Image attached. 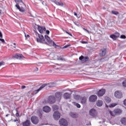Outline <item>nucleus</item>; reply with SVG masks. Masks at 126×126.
Instances as JSON below:
<instances>
[{
  "mask_svg": "<svg viewBox=\"0 0 126 126\" xmlns=\"http://www.w3.org/2000/svg\"><path fill=\"white\" fill-rule=\"evenodd\" d=\"M106 49L103 48V49H101L100 51L99 56L100 57H104V56H105V55H106Z\"/></svg>",
  "mask_w": 126,
  "mask_h": 126,
  "instance_id": "6ab92c4d",
  "label": "nucleus"
},
{
  "mask_svg": "<svg viewBox=\"0 0 126 126\" xmlns=\"http://www.w3.org/2000/svg\"><path fill=\"white\" fill-rule=\"evenodd\" d=\"M74 14L75 16H77V13H76V12H74Z\"/></svg>",
  "mask_w": 126,
  "mask_h": 126,
  "instance_id": "603ef678",
  "label": "nucleus"
},
{
  "mask_svg": "<svg viewBox=\"0 0 126 126\" xmlns=\"http://www.w3.org/2000/svg\"><path fill=\"white\" fill-rule=\"evenodd\" d=\"M37 30L38 31H39V33H41V34H43V33H44V32L46 31V27L38 26Z\"/></svg>",
  "mask_w": 126,
  "mask_h": 126,
  "instance_id": "1a4fd4ad",
  "label": "nucleus"
},
{
  "mask_svg": "<svg viewBox=\"0 0 126 126\" xmlns=\"http://www.w3.org/2000/svg\"><path fill=\"white\" fill-rule=\"evenodd\" d=\"M52 43H53V46L54 47H55V46H58V45H57V44H56V43H55L54 41H52V42L51 44H52Z\"/></svg>",
  "mask_w": 126,
  "mask_h": 126,
  "instance_id": "79ce46f5",
  "label": "nucleus"
},
{
  "mask_svg": "<svg viewBox=\"0 0 126 126\" xmlns=\"http://www.w3.org/2000/svg\"><path fill=\"white\" fill-rule=\"evenodd\" d=\"M74 104L75 106H76V107L77 108H80V107H81L80 104H79L76 102H74Z\"/></svg>",
  "mask_w": 126,
  "mask_h": 126,
  "instance_id": "473e14b6",
  "label": "nucleus"
},
{
  "mask_svg": "<svg viewBox=\"0 0 126 126\" xmlns=\"http://www.w3.org/2000/svg\"><path fill=\"white\" fill-rule=\"evenodd\" d=\"M4 64V63L3 62H0V66H1V65H3Z\"/></svg>",
  "mask_w": 126,
  "mask_h": 126,
  "instance_id": "37998d69",
  "label": "nucleus"
},
{
  "mask_svg": "<svg viewBox=\"0 0 126 126\" xmlns=\"http://www.w3.org/2000/svg\"><path fill=\"white\" fill-rule=\"evenodd\" d=\"M0 41L1 42H2V43H5V41H4V39H2V38H0Z\"/></svg>",
  "mask_w": 126,
  "mask_h": 126,
  "instance_id": "ea45409f",
  "label": "nucleus"
},
{
  "mask_svg": "<svg viewBox=\"0 0 126 126\" xmlns=\"http://www.w3.org/2000/svg\"><path fill=\"white\" fill-rule=\"evenodd\" d=\"M8 116H9V114H7V115H6V117H8Z\"/></svg>",
  "mask_w": 126,
  "mask_h": 126,
  "instance_id": "4d7b16f0",
  "label": "nucleus"
},
{
  "mask_svg": "<svg viewBox=\"0 0 126 126\" xmlns=\"http://www.w3.org/2000/svg\"><path fill=\"white\" fill-rule=\"evenodd\" d=\"M53 110H58V109H59V107L57 106V105H54L53 106Z\"/></svg>",
  "mask_w": 126,
  "mask_h": 126,
  "instance_id": "7c9ffc66",
  "label": "nucleus"
},
{
  "mask_svg": "<svg viewBox=\"0 0 126 126\" xmlns=\"http://www.w3.org/2000/svg\"><path fill=\"white\" fill-rule=\"evenodd\" d=\"M105 93H106V90L102 89L97 92V95L98 97H102V96L104 95Z\"/></svg>",
  "mask_w": 126,
  "mask_h": 126,
  "instance_id": "0eeeda50",
  "label": "nucleus"
},
{
  "mask_svg": "<svg viewBox=\"0 0 126 126\" xmlns=\"http://www.w3.org/2000/svg\"><path fill=\"white\" fill-rule=\"evenodd\" d=\"M68 47H70V45H67L63 46V48L61 47V49H66Z\"/></svg>",
  "mask_w": 126,
  "mask_h": 126,
  "instance_id": "72a5a7b5",
  "label": "nucleus"
},
{
  "mask_svg": "<svg viewBox=\"0 0 126 126\" xmlns=\"http://www.w3.org/2000/svg\"><path fill=\"white\" fill-rule=\"evenodd\" d=\"M80 97V96L79 95H76L74 96V99H75L76 100H78Z\"/></svg>",
  "mask_w": 126,
  "mask_h": 126,
  "instance_id": "f704fd0d",
  "label": "nucleus"
},
{
  "mask_svg": "<svg viewBox=\"0 0 126 126\" xmlns=\"http://www.w3.org/2000/svg\"><path fill=\"white\" fill-rule=\"evenodd\" d=\"M110 38H111V39H113V40H116V39H117V38L116 37L115 34H111L110 35Z\"/></svg>",
  "mask_w": 126,
  "mask_h": 126,
  "instance_id": "c85d7f7f",
  "label": "nucleus"
},
{
  "mask_svg": "<svg viewBox=\"0 0 126 126\" xmlns=\"http://www.w3.org/2000/svg\"><path fill=\"white\" fill-rule=\"evenodd\" d=\"M59 123L61 126H67L68 124L67 121L64 119H62L59 121Z\"/></svg>",
  "mask_w": 126,
  "mask_h": 126,
  "instance_id": "6e6552de",
  "label": "nucleus"
},
{
  "mask_svg": "<svg viewBox=\"0 0 126 126\" xmlns=\"http://www.w3.org/2000/svg\"><path fill=\"white\" fill-rule=\"evenodd\" d=\"M63 97L64 99H69L70 98V94L65 93L63 94Z\"/></svg>",
  "mask_w": 126,
  "mask_h": 126,
  "instance_id": "4be33fe9",
  "label": "nucleus"
},
{
  "mask_svg": "<svg viewBox=\"0 0 126 126\" xmlns=\"http://www.w3.org/2000/svg\"><path fill=\"white\" fill-rule=\"evenodd\" d=\"M70 116L71 117V118H76L77 117H78V115L76 113H74L73 112H71L70 113Z\"/></svg>",
  "mask_w": 126,
  "mask_h": 126,
  "instance_id": "b1692460",
  "label": "nucleus"
},
{
  "mask_svg": "<svg viewBox=\"0 0 126 126\" xmlns=\"http://www.w3.org/2000/svg\"><path fill=\"white\" fill-rule=\"evenodd\" d=\"M118 104H119V103H118V102L111 103L109 105V108H114V107H116V106L118 105Z\"/></svg>",
  "mask_w": 126,
  "mask_h": 126,
  "instance_id": "bb28decb",
  "label": "nucleus"
},
{
  "mask_svg": "<svg viewBox=\"0 0 126 126\" xmlns=\"http://www.w3.org/2000/svg\"><path fill=\"white\" fill-rule=\"evenodd\" d=\"M13 45H14V46H16V43H13Z\"/></svg>",
  "mask_w": 126,
  "mask_h": 126,
  "instance_id": "13d9d810",
  "label": "nucleus"
},
{
  "mask_svg": "<svg viewBox=\"0 0 126 126\" xmlns=\"http://www.w3.org/2000/svg\"><path fill=\"white\" fill-rule=\"evenodd\" d=\"M99 123L100 124H104V123H105V121L103 120L102 121H100Z\"/></svg>",
  "mask_w": 126,
  "mask_h": 126,
  "instance_id": "09e8293b",
  "label": "nucleus"
},
{
  "mask_svg": "<svg viewBox=\"0 0 126 126\" xmlns=\"http://www.w3.org/2000/svg\"><path fill=\"white\" fill-rule=\"evenodd\" d=\"M31 16H32V17H33V16L32 15H31Z\"/></svg>",
  "mask_w": 126,
  "mask_h": 126,
  "instance_id": "0e129e2a",
  "label": "nucleus"
},
{
  "mask_svg": "<svg viewBox=\"0 0 126 126\" xmlns=\"http://www.w3.org/2000/svg\"><path fill=\"white\" fill-rule=\"evenodd\" d=\"M80 43H81V44H88V42H87V41H81Z\"/></svg>",
  "mask_w": 126,
  "mask_h": 126,
  "instance_id": "4c0bfd02",
  "label": "nucleus"
},
{
  "mask_svg": "<svg viewBox=\"0 0 126 126\" xmlns=\"http://www.w3.org/2000/svg\"><path fill=\"white\" fill-rule=\"evenodd\" d=\"M22 89H24L25 88H26V86H21Z\"/></svg>",
  "mask_w": 126,
  "mask_h": 126,
  "instance_id": "de8ad7c7",
  "label": "nucleus"
},
{
  "mask_svg": "<svg viewBox=\"0 0 126 126\" xmlns=\"http://www.w3.org/2000/svg\"><path fill=\"white\" fill-rule=\"evenodd\" d=\"M106 107H108V105H107V104H106Z\"/></svg>",
  "mask_w": 126,
  "mask_h": 126,
  "instance_id": "69168bd1",
  "label": "nucleus"
},
{
  "mask_svg": "<svg viewBox=\"0 0 126 126\" xmlns=\"http://www.w3.org/2000/svg\"><path fill=\"white\" fill-rule=\"evenodd\" d=\"M58 60H60V61H63V58L58 59Z\"/></svg>",
  "mask_w": 126,
  "mask_h": 126,
  "instance_id": "3c124183",
  "label": "nucleus"
},
{
  "mask_svg": "<svg viewBox=\"0 0 126 126\" xmlns=\"http://www.w3.org/2000/svg\"><path fill=\"white\" fill-rule=\"evenodd\" d=\"M39 116H42V114L39 113Z\"/></svg>",
  "mask_w": 126,
  "mask_h": 126,
  "instance_id": "680f3d73",
  "label": "nucleus"
},
{
  "mask_svg": "<svg viewBox=\"0 0 126 126\" xmlns=\"http://www.w3.org/2000/svg\"><path fill=\"white\" fill-rule=\"evenodd\" d=\"M120 38L121 39H126V35H121Z\"/></svg>",
  "mask_w": 126,
  "mask_h": 126,
  "instance_id": "e433bc0d",
  "label": "nucleus"
},
{
  "mask_svg": "<svg viewBox=\"0 0 126 126\" xmlns=\"http://www.w3.org/2000/svg\"><path fill=\"white\" fill-rule=\"evenodd\" d=\"M15 1L17 3V4L20 3V4L23 5V6H25V4H24V2H23V1H22V0H15Z\"/></svg>",
  "mask_w": 126,
  "mask_h": 126,
  "instance_id": "412c9836",
  "label": "nucleus"
},
{
  "mask_svg": "<svg viewBox=\"0 0 126 126\" xmlns=\"http://www.w3.org/2000/svg\"><path fill=\"white\" fill-rule=\"evenodd\" d=\"M53 118L56 121L60 120L61 118V113L59 111H55L53 114Z\"/></svg>",
  "mask_w": 126,
  "mask_h": 126,
  "instance_id": "20e7f679",
  "label": "nucleus"
},
{
  "mask_svg": "<svg viewBox=\"0 0 126 126\" xmlns=\"http://www.w3.org/2000/svg\"><path fill=\"white\" fill-rule=\"evenodd\" d=\"M122 112L121 109H116L113 111H109V114H110L111 116H112V117H115L116 115H121Z\"/></svg>",
  "mask_w": 126,
  "mask_h": 126,
  "instance_id": "f03ea898",
  "label": "nucleus"
},
{
  "mask_svg": "<svg viewBox=\"0 0 126 126\" xmlns=\"http://www.w3.org/2000/svg\"><path fill=\"white\" fill-rule=\"evenodd\" d=\"M46 34H47V35H49V34H50V31L47 30L46 31Z\"/></svg>",
  "mask_w": 126,
  "mask_h": 126,
  "instance_id": "a18cd8bd",
  "label": "nucleus"
},
{
  "mask_svg": "<svg viewBox=\"0 0 126 126\" xmlns=\"http://www.w3.org/2000/svg\"><path fill=\"white\" fill-rule=\"evenodd\" d=\"M111 13H112V14H114V15H118V14H119V12L116 11H112Z\"/></svg>",
  "mask_w": 126,
  "mask_h": 126,
  "instance_id": "c756f323",
  "label": "nucleus"
},
{
  "mask_svg": "<svg viewBox=\"0 0 126 126\" xmlns=\"http://www.w3.org/2000/svg\"><path fill=\"white\" fill-rule=\"evenodd\" d=\"M81 102L82 104H85L86 103V100H87V98L86 97L84 96L80 98Z\"/></svg>",
  "mask_w": 126,
  "mask_h": 126,
  "instance_id": "5701e85b",
  "label": "nucleus"
},
{
  "mask_svg": "<svg viewBox=\"0 0 126 126\" xmlns=\"http://www.w3.org/2000/svg\"><path fill=\"white\" fill-rule=\"evenodd\" d=\"M83 30H85V31H86L88 33V34L90 33V32L87 29H85L84 28H83Z\"/></svg>",
  "mask_w": 126,
  "mask_h": 126,
  "instance_id": "58836bf2",
  "label": "nucleus"
},
{
  "mask_svg": "<svg viewBox=\"0 0 126 126\" xmlns=\"http://www.w3.org/2000/svg\"><path fill=\"white\" fill-rule=\"evenodd\" d=\"M47 86L46 84H44L42 85L40 87V88L34 91V94H37V93H38L39 92L41 91V90H42V89H43V88H44V87H46V86Z\"/></svg>",
  "mask_w": 126,
  "mask_h": 126,
  "instance_id": "2eb2a0df",
  "label": "nucleus"
},
{
  "mask_svg": "<svg viewBox=\"0 0 126 126\" xmlns=\"http://www.w3.org/2000/svg\"><path fill=\"white\" fill-rule=\"evenodd\" d=\"M1 14V10H0V15Z\"/></svg>",
  "mask_w": 126,
  "mask_h": 126,
  "instance_id": "bf43d9fd",
  "label": "nucleus"
},
{
  "mask_svg": "<svg viewBox=\"0 0 126 126\" xmlns=\"http://www.w3.org/2000/svg\"><path fill=\"white\" fill-rule=\"evenodd\" d=\"M31 125V122H30V120H26V121L23 123V126H30Z\"/></svg>",
  "mask_w": 126,
  "mask_h": 126,
  "instance_id": "aec40b11",
  "label": "nucleus"
},
{
  "mask_svg": "<svg viewBox=\"0 0 126 126\" xmlns=\"http://www.w3.org/2000/svg\"><path fill=\"white\" fill-rule=\"evenodd\" d=\"M56 97L54 95H50L49 96L48 101L50 104H54L56 102Z\"/></svg>",
  "mask_w": 126,
  "mask_h": 126,
  "instance_id": "7ed1b4c3",
  "label": "nucleus"
},
{
  "mask_svg": "<svg viewBox=\"0 0 126 126\" xmlns=\"http://www.w3.org/2000/svg\"><path fill=\"white\" fill-rule=\"evenodd\" d=\"M17 120H14V122L15 123V122H17Z\"/></svg>",
  "mask_w": 126,
  "mask_h": 126,
  "instance_id": "6e6d98bb",
  "label": "nucleus"
},
{
  "mask_svg": "<svg viewBox=\"0 0 126 126\" xmlns=\"http://www.w3.org/2000/svg\"><path fill=\"white\" fill-rule=\"evenodd\" d=\"M15 6L16 7H17V9L19 10V11H20V12H24V11H25V9H24L23 7H20V6H19V4H16L15 5Z\"/></svg>",
  "mask_w": 126,
  "mask_h": 126,
  "instance_id": "f3484780",
  "label": "nucleus"
},
{
  "mask_svg": "<svg viewBox=\"0 0 126 126\" xmlns=\"http://www.w3.org/2000/svg\"><path fill=\"white\" fill-rule=\"evenodd\" d=\"M42 4H44V1H43V2H42Z\"/></svg>",
  "mask_w": 126,
  "mask_h": 126,
  "instance_id": "e2e57ef3",
  "label": "nucleus"
},
{
  "mask_svg": "<svg viewBox=\"0 0 126 126\" xmlns=\"http://www.w3.org/2000/svg\"><path fill=\"white\" fill-rule=\"evenodd\" d=\"M124 104L125 106H126V99L124 101Z\"/></svg>",
  "mask_w": 126,
  "mask_h": 126,
  "instance_id": "8fccbe9b",
  "label": "nucleus"
},
{
  "mask_svg": "<svg viewBox=\"0 0 126 126\" xmlns=\"http://www.w3.org/2000/svg\"><path fill=\"white\" fill-rule=\"evenodd\" d=\"M38 37L36 38V41L37 43H40L41 44H47V42L50 44L53 43V40H51V38L48 35H45V38L44 36L42 34L37 33Z\"/></svg>",
  "mask_w": 126,
  "mask_h": 126,
  "instance_id": "f257e3e1",
  "label": "nucleus"
},
{
  "mask_svg": "<svg viewBox=\"0 0 126 126\" xmlns=\"http://www.w3.org/2000/svg\"><path fill=\"white\" fill-rule=\"evenodd\" d=\"M56 100L57 101H61V99H62V94H61V93L57 92L55 94Z\"/></svg>",
  "mask_w": 126,
  "mask_h": 126,
  "instance_id": "9b49d317",
  "label": "nucleus"
},
{
  "mask_svg": "<svg viewBox=\"0 0 126 126\" xmlns=\"http://www.w3.org/2000/svg\"><path fill=\"white\" fill-rule=\"evenodd\" d=\"M90 115L92 117H95L96 115V110L94 109H92L90 110Z\"/></svg>",
  "mask_w": 126,
  "mask_h": 126,
  "instance_id": "4468645a",
  "label": "nucleus"
},
{
  "mask_svg": "<svg viewBox=\"0 0 126 126\" xmlns=\"http://www.w3.org/2000/svg\"><path fill=\"white\" fill-rule=\"evenodd\" d=\"M121 123L122 125L126 126V118H123L121 120Z\"/></svg>",
  "mask_w": 126,
  "mask_h": 126,
  "instance_id": "393cba45",
  "label": "nucleus"
},
{
  "mask_svg": "<svg viewBox=\"0 0 126 126\" xmlns=\"http://www.w3.org/2000/svg\"><path fill=\"white\" fill-rule=\"evenodd\" d=\"M65 32L66 33V34H68L70 36H72V34L69 33V32H68L67 31H65Z\"/></svg>",
  "mask_w": 126,
  "mask_h": 126,
  "instance_id": "c03bdc74",
  "label": "nucleus"
},
{
  "mask_svg": "<svg viewBox=\"0 0 126 126\" xmlns=\"http://www.w3.org/2000/svg\"><path fill=\"white\" fill-rule=\"evenodd\" d=\"M123 86L124 87H126V80L124 81L123 83Z\"/></svg>",
  "mask_w": 126,
  "mask_h": 126,
  "instance_id": "c9c22d12",
  "label": "nucleus"
},
{
  "mask_svg": "<svg viewBox=\"0 0 126 126\" xmlns=\"http://www.w3.org/2000/svg\"><path fill=\"white\" fill-rule=\"evenodd\" d=\"M43 111L45 112V113H50V112H51V108L48 106H45L43 107Z\"/></svg>",
  "mask_w": 126,
  "mask_h": 126,
  "instance_id": "dca6fc26",
  "label": "nucleus"
},
{
  "mask_svg": "<svg viewBox=\"0 0 126 126\" xmlns=\"http://www.w3.org/2000/svg\"><path fill=\"white\" fill-rule=\"evenodd\" d=\"M52 2H54L57 5H59V6H63V3L62 2H59L56 0H52Z\"/></svg>",
  "mask_w": 126,
  "mask_h": 126,
  "instance_id": "a211bd4d",
  "label": "nucleus"
},
{
  "mask_svg": "<svg viewBox=\"0 0 126 126\" xmlns=\"http://www.w3.org/2000/svg\"><path fill=\"white\" fill-rule=\"evenodd\" d=\"M114 35H115V36H116V38H118V37H120V33L118 32H116L114 34Z\"/></svg>",
  "mask_w": 126,
  "mask_h": 126,
  "instance_id": "2f4dec72",
  "label": "nucleus"
},
{
  "mask_svg": "<svg viewBox=\"0 0 126 126\" xmlns=\"http://www.w3.org/2000/svg\"><path fill=\"white\" fill-rule=\"evenodd\" d=\"M105 101L106 103H110V102H111V98L108 97H105Z\"/></svg>",
  "mask_w": 126,
  "mask_h": 126,
  "instance_id": "cd10ccee",
  "label": "nucleus"
},
{
  "mask_svg": "<svg viewBox=\"0 0 126 126\" xmlns=\"http://www.w3.org/2000/svg\"><path fill=\"white\" fill-rule=\"evenodd\" d=\"M0 38H2V33L0 31Z\"/></svg>",
  "mask_w": 126,
  "mask_h": 126,
  "instance_id": "49530a36",
  "label": "nucleus"
},
{
  "mask_svg": "<svg viewBox=\"0 0 126 126\" xmlns=\"http://www.w3.org/2000/svg\"><path fill=\"white\" fill-rule=\"evenodd\" d=\"M96 105L98 107H101V106H103V101L102 100H98L96 102Z\"/></svg>",
  "mask_w": 126,
  "mask_h": 126,
  "instance_id": "a878e982",
  "label": "nucleus"
},
{
  "mask_svg": "<svg viewBox=\"0 0 126 126\" xmlns=\"http://www.w3.org/2000/svg\"><path fill=\"white\" fill-rule=\"evenodd\" d=\"M31 121L32 123L33 124V125H37L38 123H39V119L38 118V117L35 116H32L31 117Z\"/></svg>",
  "mask_w": 126,
  "mask_h": 126,
  "instance_id": "39448f33",
  "label": "nucleus"
},
{
  "mask_svg": "<svg viewBox=\"0 0 126 126\" xmlns=\"http://www.w3.org/2000/svg\"><path fill=\"white\" fill-rule=\"evenodd\" d=\"M80 61H82L83 63H85V62H87L88 60L89 59V57H83V56H81L79 57Z\"/></svg>",
  "mask_w": 126,
  "mask_h": 126,
  "instance_id": "ddd939ff",
  "label": "nucleus"
},
{
  "mask_svg": "<svg viewBox=\"0 0 126 126\" xmlns=\"http://www.w3.org/2000/svg\"><path fill=\"white\" fill-rule=\"evenodd\" d=\"M38 70V68H35L36 71H37Z\"/></svg>",
  "mask_w": 126,
  "mask_h": 126,
  "instance_id": "5fc2aeb1",
  "label": "nucleus"
},
{
  "mask_svg": "<svg viewBox=\"0 0 126 126\" xmlns=\"http://www.w3.org/2000/svg\"><path fill=\"white\" fill-rule=\"evenodd\" d=\"M114 96L116 98H118V99H121L123 97V94L121 91H117L114 93Z\"/></svg>",
  "mask_w": 126,
  "mask_h": 126,
  "instance_id": "423d86ee",
  "label": "nucleus"
},
{
  "mask_svg": "<svg viewBox=\"0 0 126 126\" xmlns=\"http://www.w3.org/2000/svg\"><path fill=\"white\" fill-rule=\"evenodd\" d=\"M90 102H95L97 100V95H92L89 98Z\"/></svg>",
  "mask_w": 126,
  "mask_h": 126,
  "instance_id": "f8f14e48",
  "label": "nucleus"
},
{
  "mask_svg": "<svg viewBox=\"0 0 126 126\" xmlns=\"http://www.w3.org/2000/svg\"><path fill=\"white\" fill-rule=\"evenodd\" d=\"M13 57L15 58V59H17L18 60H22V59L24 58V56L20 54L17 53L14 55Z\"/></svg>",
  "mask_w": 126,
  "mask_h": 126,
  "instance_id": "9d476101",
  "label": "nucleus"
},
{
  "mask_svg": "<svg viewBox=\"0 0 126 126\" xmlns=\"http://www.w3.org/2000/svg\"><path fill=\"white\" fill-rule=\"evenodd\" d=\"M17 113H16V117H19V113H18V110H16Z\"/></svg>",
  "mask_w": 126,
  "mask_h": 126,
  "instance_id": "a19ab883",
  "label": "nucleus"
},
{
  "mask_svg": "<svg viewBox=\"0 0 126 126\" xmlns=\"http://www.w3.org/2000/svg\"><path fill=\"white\" fill-rule=\"evenodd\" d=\"M25 37H26V38H27L28 37H30V36L29 34H27V35L25 34Z\"/></svg>",
  "mask_w": 126,
  "mask_h": 126,
  "instance_id": "864d4df0",
  "label": "nucleus"
},
{
  "mask_svg": "<svg viewBox=\"0 0 126 126\" xmlns=\"http://www.w3.org/2000/svg\"><path fill=\"white\" fill-rule=\"evenodd\" d=\"M13 48H14V49H16V46H14Z\"/></svg>",
  "mask_w": 126,
  "mask_h": 126,
  "instance_id": "052dcab7",
  "label": "nucleus"
}]
</instances>
